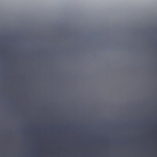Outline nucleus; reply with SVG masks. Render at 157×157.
<instances>
[{"mask_svg": "<svg viewBox=\"0 0 157 157\" xmlns=\"http://www.w3.org/2000/svg\"><path fill=\"white\" fill-rule=\"evenodd\" d=\"M96 127H97V126H96ZM96 132H97V130H96Z\"/></svg>", "mask_w": 157, "mask_h": 157, "instance_id": "4", "label": "nucleus"}, {"mask_svg": "<svg viewBox=\"0 0 157 157\" xmlns=\"http://www.w3.org/2000/svg\"><path fill=\"white\" fill-rule=\"evenodd\" d=\"M96 157H98V154L97 155H96Z\"/></svg>", "mask_w": 157, "mask_h": 157, "instance_id": "2", "label": "nucleus"}, {"mask_svg": "<svg viewBox=\"0 0 157 157\" xmlns=\"http://www.w3.org/2000/svg\"><path fill=\"white\" fill-rule=\"evenodd\" d=\"M96 157H98V154L97 155H96Z\"/></svg>", "mask_w": 157, "mask_h": 157, "instance_id": "3", "label": "nucleus"}, {"mask_svg": "<svg viewBox=\"0 0 157 157\" xmlns=\"http://www.w3.org/2000/svg\"><path fill=\"white\" fill-rule=\"evenodd\" d=\"M96 154H98V134L96 132Z\"/></svg>", "mask_w": 157, "mask_h": 157, "instance_id": "1", "label": "nucleus"}]
</instances>
